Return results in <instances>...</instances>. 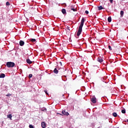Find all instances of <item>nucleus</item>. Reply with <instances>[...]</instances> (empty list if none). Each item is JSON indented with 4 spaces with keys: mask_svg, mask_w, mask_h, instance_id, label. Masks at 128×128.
I'll list each match as a JSON object with an SVG mask.
<instances>
[{
    "mask_svg": "<svg viewBox=\"0 0 128 128\" xmlns=\"http://www.w3.org/2000/svg\"><path fill=\"white\" fill-rule=\"evenodd\" d=\"M84 18H82L80 26L78 28V32H77L78 36H80V34H82V26H84Z\"/></svg>",
    "mask_w": 128,
    "mask_h": 128,
    "instance_id": "nucleus-1",
    "label": "nucleus"
},
{
    "mask_svg": "<svg viewBox=\"0 0 128 128\" xmlns=\"http://www.w3.org/2000/svg\"><path fill=\"white\" fill-rule=\"evenodd\" d=\"M64 72V69L63 68H61L58 69H58H56V68H55L54 70V74H58V72Z\"/></svg>",
    "mask_w": 128,
    "mask_h": 128,
    "instance_id": "nucleus-2",
    "label": "nucleus"
},
{
    "mask_svg": "<svg viewBox=\"0 0 128 128\" xmlns=\"http://www.w3.org/2000/svg\"><path fill=\"white\" fill-rule=\"evenodd\" d=\"M15 64L14 62H7L6 66L8 68H14V66Z\"/></svg>",
    "mask_w": 128,
    "mask_h": 128,
    "instance_id": "nucleus-3",
    "label": "nucleus"
},
{
    "mask_svg": "<svg viewBox=\"0 0 128 128\" xmlns=\"http://www.w3.org/2000/svg\"><path fill=\"white\" fill-rule=\"evenodd\" d=\"M92 102V104H96V97L93 96L92 98H91L90 100Z\"/></svg>",
    "mask_w": 128,
    "mask_h": 128,
    "instance_id": "nucleus-4",
    "label": "nucleus"
},
{
    "mask_svg": "<svg viewBox=\"0 0 128 128\" xmlns=\"http://www.w3.org/2000/svg\"><path fill=\"white\" fill-rule=\"evenodd\" d=\"M97 60L98 62H104V59H102V58L99 57L97 58Z\"/></svg>",
    "mask_w": 128,
    "mask_h": 128,
    "instance_id": "nucleus-5",
    "label": "nucleus"
},
{
    "mask_svg": "<svg viewBox=\"0 0 128 128\" xmlns=\"http://www.w3.org/2000/svg\"><path fill=\"white\" fill-rule=\"evenodd\" d=\"M62 114L64 116H68L70 114H68V112H66V110H62Z\"/></svg>",
    "mask_w": 128,
    "mask_h": 128,
    "instance_id": "nucleus-6",
    "label": "nucleus"
},
{
    "mask_svg": "<svg viewBox=\"0 0 128 128\" xmlns=\"http://www.w3.org/2000/svg\"><path fill=\"white\" fill-rule=\"evenodd\" d=\"M24 45V42L20 40V46H23Z\"/></svg>",
    "mask_w": 128,
    "mask_h": 128,
    "instance_id": "nucleus-7",
    "label": "nucleus"
},
{
    "mask_svg": "<svg viewBox=\"0 0 128 128\" xmlns=\"http://www.w3.org/2000/svg\"><path fill=\"white\" fill-rule=\"evenodd\" d=\"M26 62H27V64H32V62L30 61V59L26 60Z\"/></svg>",
    "mask_w": 128,
    "mask_h": 128,
    "instance_id": "nucleus-8",
    "label": "nucleus"
},
{
    "mask_svg": "<svg viewBox=\"0 0 128 128\" xmlns=\"http://www.w3.org/2000/svg\"><path fill=\"white\" fill-rule=\"evenodd\" d=\"M41 124L42 128H46V122H42Z\"/></svg>",
    "mask_w": 128,
    "mask_h": 128,
    "instance_id": "nucleus-9",
    "label": "nucleus"
},
{
    "mask_svg": "<svg viewBox=\"0 0 128 128\" xmlns=\"http://www.w3.org/2000/svg\"><path fill=\"white\" fill-rule=\"evenodd\" d=\"M7 118H10V120H12V114H9L8 115H7Z\"/></svg>",
    "mask_w": 128,
    "mask_h": 128,
    "instance_id": "nucleus-10",
    "label": "nucleus"
},
{
    "mask_svg": "<svg viewBox=\"0 0 128 128\" xmlns=\"http://www.w3.org/2000/svg\"><path fill=\"white\" fill-rule=\"evenodd\" d=\"M6 77V74H2L0 75V78H4Z\"/></svg>",
    "mask_w": 128,
    "mask_h": 128,
    "instance_id": "nucleus-11",
    "label": "nucleus"
},
{
    "mask_svg": "<svg viewBox=\"0 0 128 128\" xmlns=\"http://www.w3.org/2000/svg\"><path fill=\"white\" fill-rule=\"evenodd\" d=\"M62 12L63 14H66V9H64V8H63L62 10Z\"/></svg>",
    "mask_w": 128,
    "mask_h": 128,
    "instance_id": "nucleus-12",
    "label": "nucleus"
},
{
    "mask_svg": "<svg viewBox=\"0 0 128 128\" xmlns=\"http://www.w3.org/2000/svg\"><path fill=\"white\" fill-rule=\"evenodd\" d=\"M112 116L114 118H116V116H118V114H116V112H114L112 113Z\"/></svg>",
    "mask_w": 128,
    "mask_h": 128,
    "instance_id": "nucleus-13",
    "label": "nucleus"
},
{
    "mask_svg": "<svg viewBox=\"0 0 128 128\" xmlns=\"http://www.w3.org/2000/svg\"><path fill=\"white\" fill-rule=\"evenodd\" d=\"M120 14L121 18H122L124 16V11L123 10L120 11Z\"/></svg>",
    "mask_w": 128,
    "mask_h": 128,
    "instance_id": "nucleus-14",
    "label": "nucleus"
},
{
    "mask_svg": "<svg viewBox=\"0 0 128 128\" xmlns=\"http://www.w3.org/2000/svg\"><path fill=\"white\" fill-rule=\"evenodd\" d=\"M108 22H112V17L109 16L108 18Z\"/></svg>",
    "mask_w": 128,
    "mask_h": 128,
    "instance_id": "nucleus-15",
    "label": "nucleus"
},
{
    "mask_svg": "<svg viewBox=\"0 0 128 128\" xmlns=\"http://www.w3.org/2000/svg\"><path fill=\"white\" fill-rule=\"evenodd\" d=\"M98 10H104V8L102 6H98Z\"/></svg>",
    "mask_w": 128,
    "mask_h": 128,
    "instance_id": "nucleus-16",
    "label": "nucleus"
},
{
    "mask_svg": "<svg viewBox=\"0 0 128 128\" xmlns=\"http://www.w3.org/2000/svg\"><path fill=\"white\" fill-rule=\"evenodd\" d=\"M30 42H36V40L34 38L30 39Z\"/></svg>",
    "mask_w": 128,
    "mask_h": 128,
    "instance_id": "nucleus-17",
    "label": "nucleus"
},
{
    "mask_svg": "<svg viewBox=\"0 0 128 128\" xmlns=\"http://www.w3.org/2000/svg\"><path fill=\"white\" fill-rule=\"evenodd\" d=\"M10 2H6V6H10Z\"/></svg>",
    "mask_w": 128,
    "mask_h": 128,
    "instance_id": "nucleus-18",
    "label": "nucleus"
},
{
    "mask_svg": "<svg viewBox=\"0 0 128 128\" xmlns=\"http://www.w3.org/2000/svg\"><path fill=\"white\" fill-rule=\"evenodd\" d=\"M122 114H126V110H122Z\"/></svg>",
    "mask_w": 128,
    "mask_h": 128,
    "instance_id": "nucleus-19",
    "label": "nucleus"
},
{
    "mask_svg": "<svg viewBox=\"0 0 128 128\" xmlns=\"http://www.w3.org/2000/svg\"><path fill=\"white\" fill-rule=\"evenodd\" d=\"M108 48L110 50H112V46H108Z\"/></svg>",
    "mask_w": 128,
    "mask_h": 128,
    "instance_id": "nucleus-20",
    "label": "nucleus"
},
{
    "mask_svg": "<svg viewBox=\"0 0 128 128\" xmlns=\"http://www.w3.org/2000/svg\"><path fill=\"white\" fill-rule=\"evenodd\" d=\"M29 128H34L32 125H30Z\"/></svg>",
    "mask_w": 128,
    "mask_h": 128,
    "instance_id": "nucleus-21",
    "label": "nucleus"
},
{
    "mask_svg": "<svg viewBox=\"0 0 128 128\" xmlns=\"http://www.w3.org/2000/svg\"><path fill=\"white\" fill-rule=\"evenodd\" d=\"M72 10H73V12H76V8H71Z\"/></svg>",
    "mask_w": 128,
    "mask_h": 128,
    "instance_id": "nucleus-22",
    "label": "nucleus"
},
{
    "mask_svg": "<svg viewBox=\"0 0 128 128\" xmlns=\"http://www.w3.org/2000/svg\"><path fill=\"white\" fill-rule=\"evenodd\" d=\"M12 96V94H8L6 95V96Z\"/></svg>",
    "mask_w": 128,
    "mask_h": 128,
    "instance_id": "nucleus-23",
    "label": "nucleus"
},
{
    "mask_svg": "<svg viewBox=\"0 0 128 128\" xmlns=\"http://www.w3.org/2000/svg\"><path fill=\"white\" fill-rule=\"evenodd\" d=\"M85 14H88V11L86 10L85 11Z\"/></svg>",
    "mask_w": 128,
    "mask_h": 128,
    "instance_id": "nucleus-24",
    "label": "nucleus"
},
{
    "mask_svg": "<svg viewBox=\"0 0 128 128\" xmlns=\"http://www.w3.org/2000/svg\"><path fill=\"white\" fill-rule=\"evenodd\" d=\"M45 93L46 94H48V90H44Z\"/></svg>",
    "mask_w": 128,
    "mask_h": 128,
    "instance_id": "nucleus-25",
    "label": "nucleus"
},
{
    "mask_svg": "<svg viewBox=\"0 0 128 128\" xmlns=\"http://www.w3.org/2000/svg\"><path fill=\"white\" fill-rule=\"evenodd\" d=\"M29 78H32V74H29Z\"/></svg>",
    "mask_w": 128,
    "mask_h": 128,
    "instance_id": "nucleus-26",
    "label": "nucleus"
},
{
    "mask_svg": "<svg viewBox=\"0 0 128 128\" xmlns=\"http://www.w3.org/2000/svg\"><path fill=\"white\" fill-rule=\"evenodd\" d=\"M111 4H112L114 0H109Z\"/></svg>",
    "mask_w": 128,
    "mask_h": 128,
    "instance_id": "nucleus-27",
    "label": "nucleus"
},
{
    "mask_svg": "<svg viewBox=\"0 0 128 128\" xmlns=\"http://www.w3.org/2000/svg\"><path fill=\"white\" fill-rule=\"evenodd\" d=\"M64 76V78H66V76Z\"/></svg>",
    "mask_w": 128,
    "mask_h": 128,
    "instance_id": "nucleus-28",
    "label": "nucleus"
},
{
    "mask_svg": "<svg viewBox=\"0 0 128 128\" xmlns=\"http://www.w3.org/2000/svg\"><path fill=\"white\" fill-rule=\"evenodd\" d=\"M68 30H70V28H68Z\"/></svg>",
    "mask_w": 128,
    "mask_h": 128,
    "instance_id": "nucleus-29",
    "label": "nucleus"
},
{
    "mask_svg": "<svg viewBox=\"0 0 128 128\" xmlns=\"http://www.w3.org/2000/svg\"><path fill=\"white\" fill-rule=\"evenodd\" d=\"M65 72H66V70H65Z\"/></svg>",
    "mask_w": 128,
    "mask_h": 128,
    "instance_id": "nucleus-30",
    "label": "nucleus"
},
{
    "mask_svg": "<svg viewBox=\"0 0 128 128\" xmlns=\"http://www.w3.org/2000/svg\"><path fill=\"white\" fill-rule=\"evenodd\" d=\"M127 122H128V120H127Z\"/></svg>",
    "mask_w": 128,
    "mask_h": 128,
    "instance_id": "nucleus-31",
    "label": "nucleus"
}]
</instances>
